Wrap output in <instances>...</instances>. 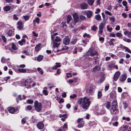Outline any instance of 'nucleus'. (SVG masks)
I'll use <instances>...</instances> for the list:
<instances>
[{
    "mask_svg": "<svg viewBox=\"0 0 131 131\" xmlns=\"http://www.w3.org/2000/svg\"><path fill=\"white\" fill-rule=\"evenodd\" d=\"M73 17L74 20L73 24H75L78 22L79 21V18L77 14L76 13H74L73 15Z\"/></svg>",
    "mask_w": 131,
    "mask_h": 131,
    "instance_id": "12",
    "label": "nucleus"
},
{
    "mask_svg": "<svg viewBox=\"0 0 131 131\" xmlns=\"http://www.w3.org/2000/svg\"><path fill=\"white\" fill-rule=\"evenodd\" d=\"M88 53L89 55L91 56H93L95 55L97 53V52L94 50L92 47H91L88 51Z\"/></svg>",
    "mask_w": 131,
    "mask_h": 131,
    "instance_id": "5",
    "label": "nucleus"
},
{
    "mask_svg": "<svg viewBox=\"0 0 131 131\" xmlns=\"http://www.w3.org/2000/svg\"><path fill=\"white\" fill-rule=\"evenodd\" d=\"M38 71L39 72L40 74H43V72L42 69L40 68H37Z\"/></svg>",
    "mask_w": 131,
    "mask_h": 131,
    "instance_id": "38",
    "label": "nucleus"
},
{
    "mask_svg": "<svg viewBox=\"0 0 131 131\" xmlns=\"http://www.w3.org/2000/svg\"><path fill=\"white\" fill-rule=\"evenodd\" d=\"M95 86L92 85H90L87 87L86 90V92L88 94H90L94 91Z\"/></svg>",
    "mask_w": 131,
    "mask_h": 131,
    "instance_id": "3",
    "label": "nucleus"
},
{
    "mask_svg": "<svg viewBox=\"0 0 131 131\" xmlns=\"http://www.w3.org/2000/svg\"><path fill=\"white\" fill-rule=\"evenodd\" d=\"M1 62L3 63H5L7 61L6 59H5L3 57H2L1 60Z\"/></svg>",
    "mask_w": 131,
    "mask_h": 131,
    "instance_id": "49",
    "label": "nucleus"
},
{
    "mask_svg": "<svg viewBox=\"0 0 131 131\" xmlns=\"http://www.w3.org/2000/svg\"><path fill=\"white\" fill-rule=\"evenodd\" d=\"M26 80L27 81V82H28V83H27V84H28V85H31L32 83L33 82L32 81L30 80L27 79Z\"/></svg>",
    "mask_w": 131,
    "mask_h": 131,
    "instance_id": "58",
    "label": "nucleus"
},
{
    "mask_svg": "<svg viewBox=\"0 0 131 131\" xmlns=\"http://www.w3.org/2000/svg\"><path fill=\"white\" fill-rule=\"evenodd\" d=\"M12 48L13 50H15L17 49L18 47L14 43H12Z\"/></svg>",
    "mask_w": 131,
    "mask_h": 131,
    "instance_id": "32",
    "label": "nucleus"
},
{
    "mask_svg": "<svg viewBox=\"0 0 131 131\" xmlns=\"http://www.w3.org/2000/svg\"><path fill=\"white\" fill-rule=\"evenodd\" d=\"M14 29L12 28H10L7 29L6 30V33L8 36H12L14 34Z\"/></svg>",
    "mask_w": 131,
    "mask_h": 131,
    "instance_id": "6",
    "label": "nucleus"
},
{
    "mask_svg": "<svg viewBox=\"0 0 131 131\" xmlns=\"http://www.w3.org/2000/svg\"><path fill=\"white\" fill-rule=\"evenodd\" d=\"M86 13L87 17L89 18H91L93 15L92 12L91 11H87L86 12Z\"/></svg>",
    "mask_w": 131,
    "mask_h": 131,
    "instance_id": "20",
    "label": "nucleus"
},
{
    "mask_svg": "<svg viewBox=\"0 0 131 131\" xmlns=\"http://www.w3.org/2000/svg\"><path fill=\"white\" fill-rule=\"evenodd\" d=\"M80 6L82 9H86L88 7V5L84 3H82L80 5Z\"/></svg>",
    "mask_w": 131,
    "mask_h": 131,
    "instance_id": "21",
    "label": "nucleus"
},
{
    "mask_svg": "<svg viewBox=\"0 0 131 131\" xmlns=\"http://www.w3.org/2000/svg\"><path fill=\"white\" fill-rule=\"evenodd\" d=\"M116 36L117 37H122V34L120 32H117L116 34Z\"/></svg>",
    "mask_w": 131,
    "mask_h": 131,
    "instance_id": "53",
    "label": "nucleus"
},
{
    "mask_svg": "<svg viewBox=\"0 0 131 131\" xmlns=\"http://www.w3.org/2000/svg\"><path fill=\"white\" fill-rule=\"evenodd\" d=\"M102 96V93L101 92L99 91L98 92L97 96L99 98H101Z\"/></svg>",
    "mask_w": 131,
    "mask_h": 131,
    "instance_id": "46",
    "label": "nucleus"
},
{
    "mask_svg": "<svg viewBox=\"0 0 131 131\" xmlns=\"http://www.w3.org/2000/svg\"><path fill=\"white\" fill-rule=\"evenodd\" d=\"M38 128L40 129H42L44 127V125L41 122H39L37 125Z\"/></svg>",
    "mask_w": 131,
    "mask_h": 131,
    "instance_id": "17",
    "label": "nucleus"
},
{
    "mask_svg": "<svg viewBox=\"0 0 131 131\" xmlns=\"http://www.w3.org/2000/svg\"><path fill=\"white\" fill-rule=\"evenodd\" d=\"M128 95V94L126 92H123L122 94V97L124 98L125 97Z\"/></svg>",
    "mask_w": 131,
    "mask_h": 131,
    "instance_id": "48",
    "label": "nucleus"
},
{
    "mask_svg": "<svg viewBox=\"0 0 131 131\" xmlns=\"http://www.w3.org/2000/svg\"><path fill=\"white\" fill-rule=\"evenodd\" d=\"M110 111L111 113L113 115L117 114L119 113L117 107H112Z\"/></svg>",
    "mask_w": 131,
    "mask_h": 131,
    "instance_id": "11",
    "label": "nucleus"
},
{
    "mask_svg": "<svg viewBox=\"0 0 131 131\" xmlns=\"http://www.w3.org/2000/svg\"><path fill=\"white\" fill-rule=\"evenodd\" d=\"M78 39L77 38H73L70 42V44L72 45H74L75 44L77 41Z\"/></svg>",
    "mask_w": 131,
    "mask_h": 131,
    "instance_id": "26",
    "label": "nucleus"
},
{
    "mask_svg": "<svg viewBox=\"0 0 131 131\" xmlns=\"http://www.w3.org/2000/svg\"><path fill=\"white\" fill-rule=\"evenodd\" d=\"M2 38L4 42H6V39L5 37L4 36H2Z\"/></svg>",
    "mask_w": 131,
    "mask_h": 131,
    "instance_id": "59",
    "label": "nucleus"
},
{
    "mask_svg": "<svg viewBox=\"0 0 131 131\" xmlns=\"http://www.w3.org/2000/svg\"><path fill=\"white\" fill-rule=\"evenodd\" d=\"M42 92L45 95H47L48 94V92L46 90H43Z\"/></svg>",
    "mask_w": 131,
    "mask_h": 131,
    "instance_id": "55",
    "label": "nucleus"
},
{
    "mask_svg": "<svg viewBox=\"0 0 131 131\" xmlns=\"http://www.w3.org/2000/svg\"><path fill=\"white\" fill-rule=\"evenodd\" d=\"M123 40L125 41L126 42L128 43H130L131 42L130 39H129L124 38L123 39Z\"/></svg>",
    "mask_w": 131,
    "mask_h": 131,
    "instance_id": "51",
    "label": "nucleus"
},
{
    "mask_svg": "<svg viewBox=\"0 0 131 131\" xmlns=\"http://www.w3.org/2000/svg\"><path fill=\"white\" fill-rule=\"evenodd\" d=\"M17 5H15L13 4H12L10 6V10L11 9L12 10H14L17 7Z\"/></svg>",
    "mask_w": 131,
    "mask_h": 131,
    "instance_id": "37",
    "label": "nucleus"
},
{
    "mask_svg": "<svg viewBox=\"0 0 131 131\" xmlns=\"http://www.w3.org/2000/svg\"><path fill=\"white\" fill-rule=\"evenodd\" d=\"M57 32L52 34L51 32V38L52 42H53V47L55 48H58L59 45V43H57L61 41V39L60 37L57 36L58 34Z\"/></svg>",
    "mask_w": 131,
    "mask_h": 131,
    "instance_id": "1",
    "label": "nucleus"
},
{
    "mask_svg": "<svg viewBox=\"0 0 131 131\" xmlns=\"http://www.w3.org/2000/svg\"><path fill=\"white\" fill-rule=\"evenodd\" d=\"M78 102L83 109H88L91 103L90 99L86 97L79 99Z\"/></svg>",
    "mask_w": 131,
    "mask_h": 131,
    "instance_id": "2",
    "label": "nucleus"
},
{
    "mask_svg": "<svg viewBox=\"0 0 131 131\" xmlns=\"http://www.w3.org/2000/svg\"><path fill=\"white\" fill-rule=\"evenodd\" d=\"M110 103L109 102H107L106 105V107L107 109H109L110 108Z\"/></svg>",
    "mask_w": 131,
    "mask_h": 131,
    "instance_id": "42",
    "label": "nucleus"
},
{
    "mask_svg": "<svg viewBox=\"0 0 131 131\" xmlns=\"http://www.w3.org/2000/svg\"><path fill=\"white\" fill-rule=\"evenodd\" d=\"M104 12L105 14H107L111 16L112 15V14L108 11L105 10L104 11Z\"/></svg>",
    "mask_w": 131,
    "mask_h": 131,
    "instance_id": "57",
    "label": "nucleus"
},
{
    "mask_svg": "<svg viewBox=\"0 0 131 131\" xmlns=\"http://www.w3.org/2000/svg\"><path fill=\"white\" fill-rule=\"evenodd\" d=\"M107 30L110 32L112 31V30L113 29V28H110L108 26H107Z\"/></svg>",
    "mask_w": 131,
    "mask_h": 131,
    "instance_id": "60",
    "label": "nucleus"
},
{
    "mask_svg": "<svg viewBox=\"0 0 131 131\" xmlns=\"http://www.w3.org/2000/svg\"><path fill=\"white\" fill-rule=\"evenodd\" d=\"M34 107L36 110L37 111L39 112L42 108L41 104L40 103H38L37 101H36L34 102Z\"/></svg>",
    "mask_w": 131,
    "mask_h": 131,
    "instance_id": "4",
    "label": "nucleus"
},
{
    "mask_svg": "<svg viewBox=\"0 0 131 131\" xmlns=\"http://www.w3.org/2000/svg\"><path fill=\"white\" fill-rule=\"evenodd\" d=\"M56 65L52 67V68L54 69H56L58 68H59L61 67L60 63H59L56 62Z\"/></svg>",
    "mask_w": 131,
    "mask_h": 131,
    "instance_id": "25",
    "label": "nucleus"
},
{
    "mask_svg": "<svg viewBox=\"0 0 131 131\" xmlns=\"http://www.w3.org/2000/svg\"><path fill=\"white\" fill-rule=\"evenodd\" d=\"M111 96L112 97L114 98L116 97V93L114 92H112L111 93Z\"/></svg>",
    "mask_w": 131,
    "mask_h": 131,
    "instance_id": "43",
    "label": "nucleus"
},
{
    "mask_svg": "<svg viewBox=\"0 0 131 131\" xmlns=\"http://www.w3.org/2000/svg\"><path fill=\"white\" fill-rule=\"evenodd\" d=\"M94 0H88V2L89 4L90 5H92L94 3Z\"/></svg>",
    "mask_w": 131,
    "mask_h": 131,
    "instance_id": "40",
    "label": "nucleus"
},
{
    "mask_svg": "<svg viewBox=\"0 0 131 131\" xmlns=\"http://www.w3.org/2000/svg\"><path fill=\"white\" fill-rule=\"evenodd\" d=\"M100 69V67L98 66H96L93 69V71L94 72L98 71Z\"/></svg>",
    "mask_w": 131,
    "mask_h": 131,
    "instance_id": "28",
    "label": "nucleus"
},
{
    "mask_svg": "<svg viewBox=\"0 0 131 131\" xmlns=\"http://www.w3.org/2000/svg\"><path fill=\"white\" fill-rule=\"evenodd\" d=\"M128 127L126 126H124L119 131H127Z\"/></svg>",
    "mask_w": 131,
    "mask_h": 131,
    "instance_id": "34",
    "label": "nucleus"
},
{
    "mask_svg": "<svg viewBox=\"0 0 131 131\" xmlns=\"http://www.w3.org/2000/svg\"><path fill=\"white\" fill-rule=\"evenodd\" d=\"M95 18L97 20L99 21L101 18V16L99 14H97L95 16Z\"/></svg>",
    "mask_w": 131,
    "mask_h": 131,
    "instance_id": "35",
    "label": "nucleus"
},
{
    "mask_svg": "<svg viewBox=\"0 0 131 131\" xmlns=\"http://www.w3.org/2000/svg\"><path fill=\"white\" fill-rule=\"evenodd\" d=\"M71 16L70 15H68L67 18V23L68 24H69L70 21L71 20Z\"/></svg>",
    "mask_w": 131,
    "mask_h": 131,
    "instance_id": "30",
    "label": "nucleus"
},
{
    "mask_svg": "<svg viewBox=\"0 0 131 131\" xmlns=\"http://www.w3.org/2000/svg\"><path fill=\"white\" fill-rule=\"evenodd\" d=\"M123 48L128 52L130 53H131V51L129 49H128V48L125 46H124L123 47Z\"/></svg>",
    "mask_w": 131,
    "mask_h": 131,
    "instance_id": "33",
    "label": "nucleus"
},
{
    "mask_svg": "<svg viewBox=\"0 0 131 131\" xmlns=\"http://www.w3.org/2000/svg\"><path fill=\"white\" fill-rule=\"evenodd\" d=\"M117 102L116 101L114 100L112 102V107H117Z\"/></svg>",
    "mask_w": 131,
    "mask_h": 131,
    "instance_id": "29",
    "label": "nucleus"
},
{
    "mask_svg": "<svg viewBox=\"0 0 131 131\" xmlns=\"http://www.w3.org/2000/svg\"><path fill=\"white\" fill-rule=\"evenodd\" d=\"M67 125L65 124L63 126H61L60 128L58 131H65L64 128H67Z\"/></svg>",
    "mask_w": 131,
    "mask_h": 131,
    "instance_id": "24",
    "label": "nucleus"
},
{
    "mask_svg": "<svg viewBox=\"0 0 131 131\" xmlns=\"http://www.w3.org/2000/svg\"><path fill=\"white\" fill-rule=\"evenodd\" d=\"M115 17L114 16L111 17H109L110 20L113 23L115 21Z\"/></svg>",
    "mask_w": 131,
    "mask_h": 131,
    "instance_id": "41",
    "label": "nucleus"
},
{
    "mask_svg": "<svg viewBox=\"0 0 131 131\" xmlns=\"http://www.w3.org/2000/svg\"><path fill=\"white\" fill-rule=\"evenodd\" d=\"M27 80H25L24 81L21 82L19 83V84L21 86H26L28 88H30L31 87V85H28V84H27V83H28V82H27Z\"/></svg>",
    "mask_w": 131,
    "mask_h": 131,
    "instance_id": "10",
    "label": "nucleus"
},
{
    "mask_svg": "<svg viewBox=\"0 0 131 131\" xmlns=\"http://www.w3.org/2000/svg\"><path fill=\"white\" fill-rule=\"evenodd\" d=\"M17 24L18 29L21 30L23 28V25L21 22L19 21L18 22Z\"/></svg>",
    "mask_w": 131,
    "mask_h": 131,
    "instance_id": "18",
    "label": "nucleus"
},
{
    "mask_svg": "<svg viewBox=\"0 0 131 131\" xmlns=\"http://www.w3.org/2000/svg\"><path fill=\"white\" fill-rule=\"evenodd\" d=\"M105 23H101L99 26V31L98 33L101 34L102 33L104 27L105 26Z\"/></svg>",
    "mask_w": 131,
    "mask_h": 131,
    "instance_id": "8",
    "label": "nucleus"
},
{
    "mask_svg": "<svg viewBox=\"0 0 131 131\" xmlns=\"http://www.w3.org/2000/svg\"><path fill=\"white\" fill-rule=\"evenodd\" d=\"M3 9L4 11L7 12L10 10V6H6L3 7Z\"/></svg>",
    "mask_w": 131,
    "mask_h": 131,
    "instance_id": "27",
    "label": "nucleus"
},
{
    "mask_svg": "<svg viewBox=\"0 0 131 131\" xmlns=\"http://www.w3.org/2000/svg\"><path fill=\"white\" fill-rule=\"evenodd\" d=\"M26 110H30L32 109V108L30 105H29L26 107Z\"/></svg>",
    "mask_w": 131,
    "mask_h": 131,
    "instance_id": "54",
    "label": "nucleus"
},
{
    "mask_svg": "<svg viewBox=\"0 0 131 131\" xmlns=\"http://www.w3.org/2000/svg\"><path fill=\"white\" fill-rule=\"evenodd\" d=\"M94 59V62H95V64L97 63V62L98 61V57L96 56L95 57H94L93 58Z\"/></svg>",
    "mask_w": 131,
    "mask_h": 131,
    "instance_id": "52",
    "label": "nucleus"
},
{
    "mask_svg": "<svg viewBox=\"0 0 131 131\" xmlns=\"http://www.w3.org/2000/svg\"><path fill=\"white\" fill-rule=\"evenodd\" d=\"M13 19L16 20H17L18 19V18L16 14H14L13 15Z\"/></svg>",
    "mask_w": 131,
    "mask_h": 131,
    "instance_id": "61",
    "label": "nucleus"
},
{
    "mask_svg": "<svg viewBox=\"0 0 131 131\" xmlns=\"http://www.w3.org/2000/svg\"><path fill=\"white\" fill-rule=\"evenodd\" d=\"M42 48V46L41 43H39L36 45L35 47V51L38 52Z\"/></svg>",
    "mask_w": 131,
    "mask_h": 131,
    "instance_id": "14",
    "label": "nucleus"
},
{
    "mask_svg": "<svg viewBox=\"0 0 131 131\" xmlns=\"http://www.w3.org/2000/svg\"><path fill=\"white\" fill-rule=\"evenodd\" d=\"M18 71L21 73H25L26 72L27 73H30L32 71L31 70L28 69L26 70L23 69H19L18 70Z\"/></svg>",
    "mask_w": 131,
    "mask_h": 131,
    "instance_id": "16",
    "label": "nucleus"
},
{
    "mask_svg": "<svg viewBox=\"0 0 131 131\" xmlns=\"http://www.w3.org/2000/svg\"><path fill=\"white\" fill-rule=\"evenodd\" d=\"M8 110L9 112L11 113H17L18 111V108H17L16 109H14L13 107L8 108Z\"/></svg>",
    "mask_w": 131,
    "mask_h": 131,
    "instance_id": "9",
    "label": "nucleus"
},
{
    "mask_svg": "<svg viewBox=\"0 0 131 131\" xmlns=\"http://www.w3.org/2000/svg\"><path fill=\"white\" fill-rule=\"evenodd\" d=\"M80 65L84 68H87L90 66V65L87 61H84L81 62Z\"/></svg>",
    "mask_w": 131,
    "mask_h": 131,
    "instance_id": "13",
    "label": "nucleus"
},
{
    "mask_svg": "<svg viewBox=\"0 0 131 131\" xmlns=\"http://www.w3.org/2000/svg\"><path fill=\"white\" fill-rule=\"evenodd\" d=\"M43 56L41 55H39L37 57L35 58V60L37 58V60L39 61H41L43 59Z\"/></svg>",
    "mask_w": 131,
    "mask_h": 131,
    "instance_id": "23",
    "label": "nucleus"
},
{
    "mask_svg": "<svg viewBox=\"0 0 131 131\" xmlns=\"http://www.w3.org/2000/svg\"><path fill=\"white\" fill-rule=\"evenodd\" d=\"M70 39L68 37L64 38L63 40V43L65 45H67L70 42Z\"/></svg>",
    "mask_w": 131,
    "mask_h": 131,
    "instance_id": "19",
    "label": "nucleus"
},
{
    "mask_svg": "<svg viewBox=\"0 0 131 131\" xmlns=\"http://www.w3.org/2000/svg\"><path fill=\"white\" fill-rule=\"evenodd\" d=\"M27 102L28 103L31 104L33 102V101L30 99H28L27 100Z\"/></svg>",
    "mask_w": 131,
    "mask_h": 131,
    "instance_id": "56",
    "label": "nucleus"
},
{
    "mask_svg": "<svg viewBox=\"0 0 131 131\" xmlns=\"http://www.w3.org/2000/svg\"><path fill=\"white\" fill-rule=\"evenodd\" d=\"M26 119L25 118H24L21 120V123L22 124H24L26 122Z\"/></svg>",
    "mask_w": 131,
    "mask_h": 131,
    "instance_id": "64",
    "label": "nucleus"
},
{
    "mask_svg": "<svg viewBox=\"0 0 131 131\" xmlns=\"http://www.w3.org/2000/svg\"><path fill=\"white\" fill-rule=\"evenodd\" d=\"M32 33L34 36L36 37H37L38 36V34L36 33L35 31H33Z\"/></svg>",
    "mask_w": 131,
    "mask_h": 131,
    "instance_id": "63",
    "label": "nucleus"
},
{
    "mask_svg": "<svg viewBox=\"0 0 131 131\" xmlns=\"http://www.w3.org/2000/svg\"><path fill=\"white\" fill-rule=\"evenodd\" d=\"M120 74V72L119 71L116 72L115 73L114 77V80L115 81H116L118 79V78Z\"/></svg>",
    "mask_w": 131,
    "mask_h": 131,
    "instance_id": "15",
    "label": "nucleus"
},
{
    "mask_svg": "<svg viewBox=\"0 0 131 131\" xmlns=\"http://www.w3.org/2000/svg\"><path fill=\"white\" fill-rule=\"evenodd\" d=\"M82 44H81V45H82L84 47H85L86 45L87 44L86 43V42L84 40H83L82 41Z\"/></svg>",
    "mask_w": 131,
    "mask_h": 131,
    "instance_id": "50",
    "label": "nucleus"
},
{
    "mask_svg": "<svg viewBox=\"0 0 131 131\" xmlns=\"http://www.w3.org/2000/svg\"><path fill=\"white\" fill-rule=\"evenodd\" d=\"M40 20V19L38 17H37L35 19H34L33 22L34 23L35 22L37 23L38 24L39 23V21Z\"/></svg>",
    "mask_w": 131,
    "mask_h": 131,
    "instance_id": "36",
    "label": "nucleus"
},
{
    "mask_svg": "<svg viewBox=\"0 0 131 131\" xmlns=\"http://www.w3.org/2000/svg\"><path fill=\"white\" fill-rule=\"evenodd\" d=\"M126 78V74H123L122 76H121L119 78L120 81L123 82L125 80Z\"/></svg>",
    "mask_w": 131,
    "mask_h": 131,
    "instance_id": "22",
    "label": "nucleus"
},
{
    "mask_svg": "<svg viewBox=\"0 0 131 131\" xmlns=\"http://www.w3.org/2000/svg\"><path fill=\"white\" fill-rule=\"evenodd\" d=\"M80 19L81 20H85L86 17L82 15H80L79 16Z\"/></svg>",
    "mask_w": 131,
    "mask_h": 131,
    "instance_id": "45",
    "label": "nucleus"
},
{
    "mask_svg": "<svg viewBox=\"0 0 131 131\" xmlns=\"http://www.w3.org/2000/svg\"><path fill=\"white\" fill-rule=\"evenodd\" d=\"M26 42V40L24 39H22L20 41H18V43L21 46L23 45V43H25Z\"/></svg>",
    "mask_w": 131,
    "mask_h": 131,
    "instance_id": "31",
    "label": "nucleus"
},
{
    "mask_svg": "<svg viewBox=\"0 0 131 131\" xmlns=\"http://www.w3.org/2000/svg\"><path fill=\"white\" fill-rule=\"evenodd\" d=\"M77 96V95L75 94H73L70 96V97L72 99H74Z\"/></svg>",
    "mask_w": 131,
    "mask_h": 131,
    "instance_id": "62",
    "label": "nucleus"
},
{
    "mask_svg": "<svg viewBox=\"0 0 131 131\" xmlns=\"http://www.w3.org/2000/svg\"><path fill=\"white\" fill-rule=\"evenodd\" d=\"M77 122L78 123V126L79 128L83 127L84 125V122L83 120V118H79L78 119Z\"/></svg>",
    "mask_w": 131,
    "mask_h": 131,
    "instance_id": "7",
    "label": "nucleus"
},
{
    "mask_svg": "<svg viewBox=\"0 0 131 131\" xmlns=\"http://www.w3.org/2000/svg\"><path fill=\"white\" fill-rule=\"evenodd\" d=\"M97 28V27L95 25L93 26L91 28L92 30L94 31L96 30Z\"/></svg>",
    "mask_w": 131,
    "mask_h": 131,
    "instance_id": "47",
    "label": "nucleus"
},
{
    "mask_svg": "<svg viewBox=\"0 0 131 131\" xmlns=\"http://www.w3.org/2000/svg\"><path fill=\"white\" fill-rule=\"evenodd\" d=\"M23 52L25 53L27 55H28L29 56H32V54L31 53L27 52L26 51H23Z\"/></svg>",
    "mask_w": 131,
    "mask_h": 131,
    "instance_id": "39",
    "label": "nucleus"
},
{
    "mask_svg": "<svg viewBox=\"0 0 131 131\" xmlns=\"http://www.w3.org/2000/svg\"><path fill=\"white\" fill-rule=\"evenodd\" d=\"M23 18L25 21H27L29 19L30 16L28 15H25L23 16Z\"/></svg>",
    "mask_w": 131,
    "mask_h": 131,
    "instance_id": "44",
    "label": "nucleus"
}]
</instances>
